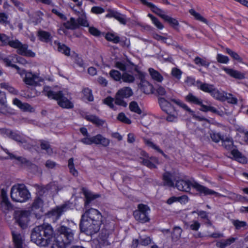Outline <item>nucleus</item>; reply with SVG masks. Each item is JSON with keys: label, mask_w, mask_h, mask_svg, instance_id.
<instances>
[{"label": "nucleus", "mask_w": 248, "mask_h": 248, "mask_svg": "<svg viewBox=\"0 0 248 248\" xmlns=\"http://www.w3.org/2000/svg\"><path fill=\"white\" fill-rule=\"evenodd\" d=\"M41 148L42 150H46V152L48 155H51L53 153L52 149L51 148L50 145L46 141H41Z\"/></svg>", "instance_id": "5fc2aeb1"}, {"label": "nucleus", "mask_w": 248, "mask_h": 248, "mask_svg": "<svg viewBox=\"0 0 248 248\" xmlns=\"http://www.w3.org/2000/svg\"><path fill=\"white\" fill-rule=\"evenodd\" d=\"M1 148L7 155H9V157L10 158H11V159L16 158L22 164L28 165L30 163V162L25 158H23L22 157H16L13 154L9 153L8 150L7 149H4L2 147H1Z\"/></svg>", "instance_id": "4c0bfd02"}, {"label": "nucleus", "mask_w": 248, "mask_h": 248, "mask_svg": "<svg viewBox=\"0 0 248 248\" xmlns=\"http://www.w3.org/2000/svg\"><path fill=\"white\" fill-rule=\"evenodd\" d=\"M226 52L229 54L233 59L238 61V62H241L242 59L239 56V55L234 51H233L231 49L228 48H226Z\"/></svg>", "instance_id": "13d9d810"}, {"label": "nucleus", "mask_w": 248, "mask_h": 248, "mask_svg": "<svg viewBox=\"0 0 248 248\" xmlns=\"http://www.w3.org/2000/svg\"><path fill=\"white\" fill-rule=\"evenodd\" d=\"M4 62L6 63V65L11 66L16 68L17 70V73L20 75H22L24 71L21 70L20 68L17 66L16 65L12 63V62L11 60H10L9 58H5L3 59Z\"/></svg>", "instance_id": "3c124183"}, {"label": "nucleus", "mask_w": 248, "mask_h": 248, "mask_svg": "<svg viewBox=\"0 0 248 248\" xmlns=\"http://www.w3.org/2000/svg\"><path fill=\"white\" fill-rule=\"evenodd\" d=\"M173 175L170 173L169 172H165L163 175V183L164 185L170 187L173 186Z\"/></svg>", "instance_id": "a878e982"}, {"label": "nucleus", "mask_w": 248, "mask_h": 248, "mask_svg": "<svg viewBox=\"0 0 248 248\" xmlns=\"http://www.w3.org/2000/svg\"><path fill=\"white\" fill-rule=\"evenodd\" d=\"M69 208L68 204L65 203L56 206L47 213V217L50 218L54 222L57 221L61 216Z\"/></svg>", "instance_id": "9b49d317"}, {"label": "nucleus", "mask_w": 248, "mask_h": 248, "mask_svg": "<svg viewBox=\"0 0 248 248\" xmlns=\"http://www.w3.org/2000/svg\"><path fill=\"white\" fill-rule=\"evenodd\" d=\"M132 94L133 91L130 87H123L118 91L115 98V103L125 107L127 106V103L124 99L130 97Z\"/></svg>", "instance_id": "6e6552de"}, {"label": "nucleus", "mask_w": 248, "mask_h": 248, "mask_svg": "<svg viewBox=\"0 0 248 248\" xmlns=\"http://www.w3.org/2000/svg\"><path fill=\"white\" fill-rule=\"evenodd\" d=\"M93 139V136L91 137H90V135H88V136H86V137L82 139L81 140V142L86 145H91L93 143L94 144V140Z\"/></svg>", "instance_id": "774afa93"}, {"label": "nucleus", "mask_w": 248, "mask_h": 248, "mask_svg": "<svg viewBox=\"0 0 248 248\" xmlns=\"http://www.w3.org/2000/svg\"><path fill=\"white\" fill-rule=\"evenodd\" d=\"M194 62L197 65L204 66L206 68H208L210 64L205 59H202L199 57H196L194 59Z\"/></svg>", "instance_id": "ea45409f"}, {"label": "nucleus", "mask_w": 248, "mask_h": 248, "mask_svg": "<svg viewBox=\"0 0 248 248\" xmlns=\"http://www.w3.org/2000/svg\"><path fill=\"white\" fill-rule=\"evenodd\" d=\"M59 234H52L50 244L52 248H65L74 239V232L71 229L61 226L58 229Z\"/></svg>", "instance_id": "7ed1b4c3"}, {"label": "nucleus", "mask_w": 248, "mask_h": 248, "mask_svg": "<svg viewBox=\"0 0 248 248\" xmlns=\"http://www.w3.org/2000/svg\"><path fill=\"white\" fill-rule=\"evenodd\" d=\"M8 45L11 47L17 49L21 45V43L17 39L11 40L10 39Z\"/></svg>", "instance_id": "69168bd1"}, {"label": "nucleus", "mask_w": 248, "mask_h": 248, "mask_svg": "<svg viewBox=\"0 0 248 248\" xmlns=\"http://www.w3.org/2000/svg\"><path fill=\"white\" fill-rule=\"evenodd\" d=\"M129 108L131 111L134 112L139 114L141 113V109L139 108L137 103L135 101H132L130 103Z\"/></svg>", "instance_id": "4d7b16f0"}, {"label": "nucleus", "mask_w": 248, "mask_h": 248, "mask_svg": "<svg viewBox=\"0 0 248 248\" xmlns=\"http://www.w3.org/2000/svg\"><path fill=\"white\" fill-rule=\"evenodd\" d=\"M148 72L153 80L157 82H161L163 81L164 79L163 76L157 71L152 68H149Z\"/></svg>", "instance_id": "c85d7f7f"}, {"label": "nucleus", "mask_w": 248, "mask_h": 248, "mask_svg": "<svg viewBox=\"0 0 248 248\" xmlns=\"http://www.w3.org/2000/svg\"><path fill=\"white\" fill-rule=\"evenodd\" d=\"M236 240V238L231 237L225 240H221L217 241L216 243V246L219 248H225L234 243Z\"/></svg>", "instance_id": "bb28decb"}, {"label": "nucleus", "mask_w": 248, "mask_h": 248, "mask_svg": "<svg viewBox=\"0 0 248 248\" xmlns=\"http://www.w3.org/2000/svg\"><path fill=\"white\" fill-rule=\"evenodd\" d=\"M164 20L167 21L173 27L177 26L179 24L178 22L176 19L173 18L167 15L166 16H165Z\"/></svg>", "instance_id": "338daca9"}, {"label": "nucleus", "mask_w": 248, "mask_h": 248, "mask_svg": "<svg viewBox=\"0 0 248 248\" xmlns=\"http://www.w3.org/2000/svg\"><path fill=\"white\" fill-rule=\"evenodd\" d=\"M44 202L40 198H36L32 203L31 211L37 217H39L43 212Z\"/></svg>", "instance_id": "dca6fc26"}, {"label": "nucleus", "mask_w": 248, "mask_h": 248, "mask_svg": "<svg viewBox=\"0 0 248 248\" xmlns=\"http://www.w3.org/2000/svg\"><path fill=\"white\" fill-rule=\"evenodd\" d=\"M199 89L203 92L210 93L211 94L215 89V87L212 84H209L207 83H202L201 82Z\"/></svg>", "instance_id": "c9c22d12"}, {"label": "nucleus", "mask_w": 248, "mask_h": 248, "mask_svg": "<svg viewBox=\"0 0 248 248\" xmlns=\"http://www.w3.org/2000/svg\"><path fill=\"white\" fill-rule=\"evenodd\" d=\"M11 199L16 202H25L31 198V193L24 184H16L11 189Z\"/></svg>", "instance_id": "39448f33"}, {"label": "nucleus", "mask_w": 248, "mask_h": 248, "mask_svg": "<svg viewBox=\"0 0 248 248\" xmlns=\"http://www.w3.org/2000/svg\"><path fill=\"white\" fill-rule=\"evenodd\" d=\"M11 139L16 141L19 145L25 149H30L32 145L29 143L30 139L18 132L13 131Z\"/></svg>", "instance_id": "4468645a"}, {"label": "nucleus", "mask_w": 248, "mask_h": 248, "mask_svg": "<svg viewBox=\"0 0 248 248\" xmlns=\"http://www.w3.org/2000/svg\"><path fill=\"white\" fill-rule=\"evenodd\" d=\"M82 190L83 194L86 198V200L84 203V205L85 207H87L91 202L100 197V196L99 194L93 193L88 189L84 188L82 189Z\"/></svg>", "instance_id": "a211bd4d"}, {"label": "nucleus", "mask_w": 248, "mask_h": 248, "mask_svg": "<svg viewBox=\"0 0 248 248\" xmlns=\"http://www.w3.org/2000/svg\"><path fill=\"white\" fill-rule=\"evenodd\" d=\"M13 103L24 111H32L33 109V108L30 104L26 103H23L17 98H15L13 100Z\"/></svg>", "instance_id": "cd10ccee"}, {"label": "nucleus", "mask_w": 248, "mask_h": 248, "mask_svg": "<svg viewBox=\"0 0 248 248\" xmlns=\"http://www.w3.org/2000/svg\"><path fill=\"white\" fill-rule=\"evenodd\" d=\"M130 65L133 64L127 59L117 61L114 63L115 67L122 71L127 70Z\"/></svg>", "instance_id": "4be33fe9"}, {"label": "nucleus", "mask_w": 248, "mask_h": 248, "mask_svg": "<svg viewBox=\"0 0 248 248\" xmlns=\"http://www.w3.org/2000/svg\"><path fill=\"white\" fill-rule=\"evenodd\" d=\"M23 70L24 71L23 73L21 76H23L25 75L23 81L26 85L35 87L40 86L41 83L44 82V78L40 77L38 74Z\"/></svg>", "instance_id": "1a4fd4ad"}, {"label": "nucleus", "mask_w": 248, "mask_h": 248, "mask_svg": "<svg viewBox=\"0 0 248 248\" xmlns=\"http://www.w3.org/2000/svg\"><path fill=\"white\" fill-rule=\"evenodd\" d=\"M140 1L143 4L150 7L154 13H155L163 19L165 18V16H166L167 15L165 14V12L162 9L156 7L153 3L149 2L146 0H140Z\"/></svg>", "instance_id": "6ab92c4d"}, {"label": "nucleus", "mask_w": 248, "mask_h": 248, "mask_svg": "<svg viewBox=\"0 0 248 248\" xmlns=\"http://www.w3.org/2000/svg\"><path fill=\"white\" fill-rule=\"evenodd\" d=\"M94 144L96 145H101L104 147H107L110 143L109 139L103 137L101 134H97L93 136Z\"/></svg>", "instance_id": "5701e85b"}, {"label": "nucleus", "mask_w": 248, "mask_h": 248, "mask_svg": "<svg viewBox=\"0 0 248 248\" xmlns=\"http://www.w3.org/2000/svg\"><path fill=\"white\" fill-rule=\"evenodd\" d=\"M117 119L122 122L126 124H130L131 123V120L127 118L124 113H120L117 117Z\"/></svg>", "instance_id": "bf43d9fd"}, {"label": "nucleus", "mask_w": 248, "mask_h": 248, "mask_svg": "<svg viewBox=\"0 0 248 248\" xmlns=\"http://www.w3.org/2000/svg\"><path fill=\"white\" fill-rule=\"evenodd\" d=\"M142 163L150 169L156 167V165L158 163V159L155 157H151L150 159H144Z\"/></svg>", "instance_id": "2f4dec72"}, {"label": "nucleus", "mask_w": 248, "mask_h": 248, "mask_svg": "<svg viewBox=\"0 0 248 248\" xmlns=\"http://www.w3.org/2000/svg\"><path fill=\"white\" fill-rule=\"evenodd\" d=\"M226 93L224 92L220 91L216 88H215L211 95L217 100L221 101H225V95Z\"/></svg>", "instance_id": "72a5a7b5"}, {"label": "nucleus", "mask_w": 248, "mask_h": 248, "mask_svg": "<svg viewBox=\"0 0 248 248\" xmlns=\"http://www.w3.org/2000/svg\"><path fill=\"white\" fill-rule=\"evenodd\" d=\"M63 26L66 29L75 30L78 28V24L74 17H71L68 20L63 23Z\"/></svg>", "instance_id": "c756f323"}, {"label": "nucleus", "mask_w": 248, "mask_h": 248, "mask_svg": "<svg viewBox=\"0 0 248 248\" xmlns=\"http://www.w3.org/2000/svg\"><path fill=\"white\" fill-rule=\"evenodd\" d=\"M106 39L109 41H111L114 43H118L120 41V38L116 34L113 33H108L106 35Z\"/></svg>", "instance_id": "09e8293b"}, {"label": "nucleus", "mask_w": 248, "mask_h": 248, "mask_svg": "<svg viewBox=\"0 0 248 248\" xmlns=\"http://www.w3.org/2000/svg\"><path fill=\"white\" fill-rule=\"evenodd\" d=\"M148 16L151 19L152 23L159 30H162L164 28V26L163 24L159 21V20L154 16L152 15L149 14L148 15Z\"/></svg>", "instance_id": "8fccbe9b"}, {"label": "nucleus", "mask_w": 248, "mask_h": 248, "mask_svg": "<svg viewBox=\"0 0 248 248\" xmlns=\"http://www.w3.org/2000/svg\"><path fill=\"white\" fill-rule=\"evenodd\" d=\"M158 102L162 110L167 114L166 120L169 122H176L179 114L174 107L164 97L159 98Z\"/></svg>", "instance_id": "0eeeda50"}, {"label": "nucleus", "mask_w": 248, "mask_h": 248, "mask_svg": "<svg viewBox=\"0 0 248 248\" xmlns=\"http://www.w3.org/2000/svg\"><path fill=\"white\" fill-rule=\"evenodd\" d=\"M53 233L54 230L52 226L48 223H44L33 229L31 240L40 247H47L51 242Z\"/></svg>", "instance_id": "f03ea898"}, {"label": "nucleus", "mask_w": 248, "mask_h": 248, "mask_svg": "<svg viewBox=\"0 0 248 248\" xmlns=\"http://www.w3.org/2000/svg\"><path fill=\"white\" fill-rule=\"evenodd\" d=\"M0 200V208L2 212L7 214L13 210V206L8 199L7 192L4 189L1 190Z\"/></svg>", "instance_id": "ddd939ff"}, {"label": "nucleus", "mask_w": 248, "mask_h": 248, "mask_svg": "<svg viewBox=\"0 0 248 248\" xmlns=\"http://www.w3.org/2000/svg\"><path fill=\"white\" fill-rule=\"evenodd\" d=\"M101 213L97 209L91 208L86 210L81 216V231L90 235L97 232L103 221Z\"/></svg>", "instance_id": "f257e3e1"}, {"label": "nucleus", "mask_w": 248, "mask_h": 248, "mask_svg": "<svg viewBox=\"0 0 248 248\" xmlns=\"http://www.w3.org/2000/svg\"><path fill=\"white\" fill-rule=\"evenodd\" d=\"M201 223L197 220H193L189 223L185 222V227L186 229H189L193 231H197L201 227Z\"/></svg>", "instance_id": "7c9ffc66"}, {"label": "nucleus", "mask_w": 248, "mask_h": 248, "mask_svg": "<svg viewBox=\"0 0 248 248\" xmlns=\"http://www.w3.org/2000/svg\"><path fill=\"white\" fill-rule=\"evenodd\" d=\"M54 47H57V50L66 56L70 55V49L64 44H62L57 41L53 42L52 44Z\"/></svg>", "instance_id": "393cba45"}, {"label": "nucleus", "mask_w": 248, "mask_h": 248, "mask_svg": "<svg viewBox=\"0 0 248 248\" xmlns=\"http://www.w3.org/2000/svg\"><path fill=\"white\" fill-rule=\"evenodd\" d=\"M225 100H227L228 103L236 104L237 103V99L236 97L233 96L232 94H228L226 93L225 94Z\"/></svg>", "instance_id": "052dcab7"}, {"label": "nucleus", "mask_w": 248, "mask_h": 248, "mask_svg": "<svg viewBox=\"0 0 248 248\" xmlns=\"http://www.w3.org/2000/svg\"><path fill=\"white\" fill-rule=\"evenodd\" d=\"M222 69L230 76L238 79L245 78V74L234 69L223 67Z\"/></svg>", "instance_id": "aec40b11"}, {"label": "nucleus", "mask_w": 248, "mask_h": 248, "mask_svg": "<svg viewBox=\"0 0 248 248\" xmlns=\"http://www.w3.org/2000/svg\"><path fill=\"white\" fill-rule=\"evenodd\" d=\"M86 119L97 125H102L104 122L99 119L98 117L93 115H89L86 116Z\"/></svg>", "instance_id": "58836bf2"}, {"label": "nucleus", "mask_w": 248, "mask_h": 248, "mask_svg": "<svg viewBox=\"0 0 248 248\" xmlns=\"http://www.w3.org/2000/svg\"><path fill=\"white\" fill-rule=\"evenodd\" d=\"M232 155L234 158L237 161L240 162H244L246 159L244 157H242L241 154L237 150L233 149L231 152Z\"/></svg>", "instance_id": "864d4df0"}, {"label": "nucleus", "mask_w": 248, "mask_h": 248, "mask_svg": "<svg viewBox=\"0 0 248 248\" xmlns=\"http://www.w3.org/2000/svg\"><path fill=\"white\" fill-rule=\"evenodd\" d=\"M196 213L201 219H206L209 217L208 214L202 210H197L192 212V214Z\"/></svg>", "instance_id": "680f3d73"}, {"label": "nucleus", "mask_w": 248, "mask_h": 248, "mask_svg": "<svg viewBox=\"0 0 248 248\" xmlns=\"http://www.w3.org/2000/svg\"><path fill=\"white\" fill-rule=\"evenodd\" d=\"M186 100L189 103L194 104L197 105L202 104V100L195 95H193L192 93H189L185 97Z\"/></svg>", "instance_id": "473e14b6"}, {"label": "nucleus", "mask_w": 248, "mask_h": 248, "mask_svg": "<svg viewBox=\"0 0 248 248\" xmlns=\"http://www.w3.org/2000/svg\"><path fill=\"white\" fill-rule=\"evenodd\" d=\"M28 46L26 44H22L20 45V46L17 50V53L21 55L27 57H34L35 56V53L32 52L31 50L28 49Z\"/></svg>", "instance_id": "412c9836"}, {"label": "nucleus", "mask_w": 248, "mask_h": 248, "mask_svg": "<svg viewBox=\"0 0 248 248\" xmlns=\"http://www.w3.org/2000/svg\"><path fill=\"white\" fill-rule=\"evenodd\" d=\"M110 77L114 80L119 81L122 79V75L118 70L112 69L109 72Z\"/></svg>", "instance_id": "49530a36"}, {"label": "nucleus", "mask_w": 248, "mask_h": 248, "mask_svg": "<svg viewBox=\"0 0 248 248\" xmlns=\"http://www.w3.org/2000/svg\"><path fill=\"white\" fill-rule=\"evenodd\" d=\"M189 13L193 16L195 18L206 24H208V21L199 13L196 12L194 9H190Z\"/></svg>", "instance_id": "79ce46f5"}, {"label": "nucleus", "mask_w": 248, "mask_h": 248, "mask_svg": "<svg viewBox=\"0 0 248 248\" xmlns=\"http://www.w3.org/2000/svg\"><path fill=\"white\" fill-rule=\"evenodd\" d=\"M222 146L227 150H231L233 144V140L231 138H226L222 140Z\"/></svg>", "instance_id": "a18cd8bd"}, {"label": "nucleus", "mask_w": 248, "mask_h": 248, "mask_svg": "<svg viewBox=\"0 0 248 248\" xmlns=\"http://www.w3.org/2000/svg\"><path fill=\"white\" fill-rule=\"evenodd\" d=\"M217 60L218 62L221 63H227L229 59L227 56L223 55L221 54H218L217 56Z\"/></svg>", "instance_id": "e2e57ef3"}, {"label": "nucleus", "mask_w": 248, "mask_h": 248, "mask_svg": "<svg viewBox=\"0 0 248 248\" xmlns=\"http://www.w3.org/2000/svg\"><path fill=\"white\" fill-rule=\"evenodd\" d=\"M232 223L236 229L245 228L247 226L246 222L239 220H233L232 221Z\"/></svg>", "instance_id": "6e6d98bb"}, {"label": "nucleus", "mask_w": 248, "mask_h": 248, "mask_svg": "<svg viewBox=\"0 0 248 248\" xmlns=\"http://www.w3.org/2000/svg\"><path fill=\"white\" fill-rule=\"evenodd\" d=\"M68 167L70 170V172L74 176L78 175V171L75 169L74 164V160L73 158H71L68 160Z\"/></svg>", "instance_id": "de8ad7c7"}, {"label": "nucleus", "mask_w": 248, "mask_h": 248, "mask_svg": "<svg viewBox=\"0 0 248 248\" xmlns=\"http://www.w3.org/2000/svg\"><path fill=\"white\" fill-rule=\"evenodd\" d=\"M121 79L124 82L131 83L134 82L135 78L133 75L127 72H124L122 74Z\"/></svg>", "instance_id": "a19ab883"}, {"label": "nucleus", "mask_w": 248, "mask_h": 248, "mask_svg": "<svg viewBox=\"0 0 248 248\" xmlns=\"http://www.w3.org/2000/svg\"><path fill=\"white\" fill-rule=\"evenodd\" d=\"M175 186L180 190L189 192L191 187L204 195H217L218 193L215 191L204 186L194 180L179 179L176 182Z\"/></svg>", "instance_id": "20e7f679"}, {"label": "nucleus", "mask_w": 248, "mask_h": 248, "mask_svg": "<svg viewBox=\"0 0 248 248\" xmlns=\"http://www.w3.org/2000/svg\"><path fill=\"white\" fill-rule=\"evenodd\" d=\"M82 93L84 94L83 97L85 99L89 101H92L93 100V97L92 93V91L89 88H85Z\"/></svg>", "instance_id": "603ef678"}, {"label": "nucleus", "mask_w": 248, "mask_h": 248, "mask_svg": "<svg viewBox=\"0 0 248 248\" xmlns=\"http://www.w3.org/2000/svg\"><path fill=\"white\" fill-rule=\"evenodd\" d=\"M170 100L171 101H173L174 103H175L176 104L184 109L185 110L188 111L191 114L193 115L194 113V112L192 110L187 106L186 104L184 103L182 101L179 100V99H170Z\"/></svg>", "instance_id": "e433bc0d"}, {"label": "nucleus", "mask_w": 248, "mask_h": 248, "mask_svg": "<svg viewBox=\"0 0 248 248\" xmlns=\"http://www.w3.org/2000/svg\"><path fill=\"white\" fill-rule=\"evenodd\" d=\"M77 22L78 24V28L80 26L83 27H89V23L87 20V17L85 12L82 13V14L78 16Z\"/></svg>", "instance_id": "f704fd0d"}, {"label": "nucleus", "mask_w": 248, "mask_h": 248, "mask_svg": "<svg viewBox=\"0 0 248 248\" xmlns=\"http://www.w3.org/2000/svg\"><path fill=\"white\" fill-rule=\"evenodd\" d=\"M138 210L134 211L133 215L135 218L141 223L149 221L148 213L150 211L149 207L145 204H140L138 205Z\"/></svg>", "instance_id": "9d476101"}, {"label": "nucleus", "mask_w": 248, "mask_h": 248, "mask_svg": "<svg viewBox=\"0 0 248 248\" xmlns=\"http://www.w3.org/2000/svg\"><path fill=\"white\" fill-rule=\"evenodd\" d=\"M182 232V230L180 227H174L173 230V232L171 233L172 239L173 240H178L181 237Z\"/></svg>", "instance_id": "37998d69"}, {"label": "nucleus", "mask_w": 248, "mask_h": 248, "mask_svg": "<svg viewBox=\"0 0 248 248\" xmlns=\"http://www.w3.org/2000/svg\"><path fill=\"white\" fill-rule=\"evenodd\" d=\"M10 38L4 34L0 33V45L5 46L7 45L9 41Z\"/></svg>", "instance_id": "0e129e2a"}, {"label": "nucleus", "mask_w": 248, "mask_h": 248, "mask_svg": "<svg viewBox=\"0 0 248 248\" xmlns=\"http://www.w3.org/2000/svg\"><path fill=\"white\" fill-rule=\"evenodd\" d=\"M138 73L139 78L140 80V85L141 90L146 94L153 93L154 91L153 86L146 80L145 74L140 72Z\"/></svg>", "instance_id": "2eb2a0df"}, {"label": "nucleus", "mask_w": 248, "mask_h": 248, "mask_svg": "<svg viewBox=\"0 0 248 248\" xmlns=\"http://www.w3.org/2000/svg\"><path fill=\"white\" fill-rule=\"evenodd\" d=\"M144 142L148 147L155 149L156 151L164 155L163 152L159 148V147L154 143L150 139H144Z\"/></svg>", "instance_id": "c03bdc74"}, {"label": "nucleus", "mask_w": 248, "mask_h": 248, "mask_svg": "<svg viewBox=\"0 0 248 248\" xmlns=\"http://www.w3.org/2000/svg\"><path fill=\"white\" fill-rule=\"evenodd\" d=\"M13 238L15 248H26L23 237L17 232H13Z\"/></svg>", "instance_id": "f3484780"}, {"label": "nucleus", "mask_w": 248, "mask_h": 248, "mask_svg": "<svg viewBox=\"0 0 248 248\" xmlns=\"http://www.w3.org/2000/svg\"><path fill=\"white\" fill-rule=\"evenodd\" d=\"M43 93L50 99L58 100V104L62 108L69 109L73 108V104L67 98L64 97L62 91L55 93L49 86H45Z\"/></svg>", "instance_id": "423d86ee"}, {"label": "nucleus", "mask_w": 248, "mask_h": 248, "mask_svg": "<svg viewBox=\"0 0 248 248\" xmlns=\"http://www.w3.org/2000/svg\"><path fill=\"white\" fill-rule=\"evenodd\" d=\"M39 39L43 42L45 43H52V36L51 34L46 31L40 30L38 31L37 33Z\"/></svg>", "instance_id": "b1692460"}, {"label": "nucleus", "mask_w": 248, "mask_h": 248, "mask_svg": "<svg viewBox=\"0 0 248 248\" xmlns=\"http://www.w3.org/2000/svg\"><path fill=\"white\" fill-rule=\"evenodd\" d=\"M30 213L27 211H16L15 214L16 221L23 229L26 228L29 222Z\"/></svg>", "instance_id": "f8f14e48"}]
</instances>
